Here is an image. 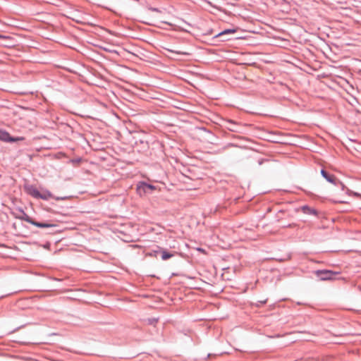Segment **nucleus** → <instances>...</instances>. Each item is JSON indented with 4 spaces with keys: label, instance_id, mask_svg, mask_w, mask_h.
<instances>
[{
    "label": "nucleus",
    "instance_id": "obj_1",
    "mask_svg": "<svg viewBox=\"0 0 361 361\" xmlns=\"http://www.w3.org/2000/svg\"><path fill=\"white\" fill-rule=\"evenodd\" d=\"M25 190L27 194L32 195L35 198H40L42 200H48L51 197V194L49 191H44L41 193L33 185H26Z\"/></svg>",
    "mask_w": 361,
    "mask_h": 361
},
{
    "label": "nucleus",
    "instance_id": "obj_2",
    "mask_svg": "<svg viewBox=\"0 0 361 361\" xmlns=\"http://www.w3.org/2000/svg\"><path fill=\"white\" fill-rule=\"evenodd\" d=\"M16 218L25 221L37 227L46 228L56 226L55 224L51 223H40L32 219L27 214L23 213L21 216H16Z\"/></svg>",
    "mask_w": 361,
    "mask_h": 361
},
{
    "label": "nucleus",
    "instance_id": "obj_3",
    "mask_svg": "<svg viewBox=\"0 0 361 361\" xmlns=\"http://www.w3.org/2000/svg\"><path fill=\"white\" fill-rule=\"evenodd\" d=\"M315 274L321 280L326 281L335 279L338 273L329 270H318L315 271Z\"/></svg>",
    "mask_w": 361,
    "mask_h": 361
},
{
    "label": "nucleus",
    "instance_id": "obj_4",
    "mask_svg": "<svg viewBox=\"0 0 361 361\" xmlns=\"http://www.w3.org/2000/svg\"><path fill=\"white\" fill-rule=\"evenodd\" d=\"M0 140L6 142H16L23 140L24 138L23 137L13 138L10 136L8 133L0 130Z\"/></svg>",
    "mask_w": 361,
    "mask_h": 361
},
{
    "label": "nucleus",
    "instance_id": "obj_5",
    "mask_svg": "<svg viewBox=\"0 0 361 361\" xmlns=\"http://www.w3.org/2000/svg\"><path fill=\"white\" fill-rule=\"evenodd\" d=\"M155 186L149 185L145 183H140L137 186V192L141 195L142 193H146L148 190H155Z\"/></svg>",
    "mask_w": 361,
    "mask_h": 361
},
{
    "label": "nucleus",
    "instance_id": "obj_6",
    "mask_svg": "<svg viewBox=\"0 0 361 361\" xmlns=\"http://www.w3.org/2000/svg\"><path fill=\"white\" fill-rule=\"evenodd\" d=\"M321 173L323 176V177L326 179L327 181L336 184V178L334 175L328 174L324 170H322Z\"/></svg>",
    "mask_w": 361,
    "mask_h": 361
},
{
    "label": "nucleus",
    "instance_id": "obj_7",
    "mask_svg": "<svg viewBox=\"0 0 361 361\" xmlns=\"http://www.w3.org/2000/svg\"><path fill=\"white\" fill-rule=\"evenodd\" d=\"M301 211L304 213V214H313V215H317V212L312 209V208H310L307 206H303L301 207Z\"/></svg>",
    "mask_w": 361,
    "mask_h": 361
},
{
    "label": "nucleus",
    "instance_id": "obj_8",
    "mask_svg": "<svg viewBox=\"0 0 361 361\" xmlns=\"http://www.w3.org/2000/svg\"><path fill=\"white\" fill-rule=\"evenodd\" d=\"M235 32H236V30H235V29H228V30H225L223 32H220L217 35V37H221V36H223L226 34H234Z\"/></svg>",
    "mask_w": 361,
    "mask_h": 361
},
{
    "label": "nucleus",
    "instance_id": "obj_9",
    "mask_svg": "<svg viewBox=\"0 0 361 361\" xmlns=\"http://www.w3.org/2000/svg\"><path fill=\"white\" fill-rule=\"evenodd\" d=\"M173 255L172 254H169L165 250H163L162 251V255H161V258L163 260H166L171 257H172Z\"/></svg>",
    "mask_w": 361,
    "mask_h": 361
},
{
    "label": "nucleus",
    "instance_id": "obj_10",
    "mask_svg": "<svg viewBox=\"0 0 361 361\" xmlns=\"http://www.w3.org/2000/svg\"><path fill=\"white\" fill-rule=\"evenodd\" d=\"M230 123L232 125L231 127H228V129L231 131H236V130L234 128L233 126L234 123L233 122H230Z\"/></svg>",
    "mask_w": 361,
    "mask_h": 361
},
{
    "label": "nucleus",
    "instance_id": "obj_11",
    "mask_svg": "<svg viewBox=\"0 0 361 361\" xmlns=\"http://www.w3.org/2000/svg\"><path fill=\"white\" fill-rule=\"evenodd\" d=\"M197 250L202 253H205V251L202 248H197Z\"/></svg>",
    "mask_w": 361,
    "mask_h": 361
},
{
    "label": "nucleus",
    "instance_id": "obj_12",
    "mask_svg": "<svg viewBox=\"0 0 361 361\" xmlns=\"http://www.w3.org/2000/svg\"><path fill=\"white\" fill-rule=\"evenodd\" d=\"M152 11L154 12H159V11L157 8H151Z\"/></svg>",
    "mask_w": 361,
    "mask_h": 361
},
{
    "label": "nucleus",
    "instance_id": "obj_13",
    "mask_svg": "<svg viewBox=\"0 0 361 361\" xmlns=\"http://www.w3.org/2000/svg\"><path fill=\"white\" fill-rule=\"evenodd\" d=\"M176 53L178 54H183V52H180V51H176ZM186 53H184V54H185Z\"/></svg>",
    "mask_w": 361,
    "mask_h": 361
}]
</instances>
